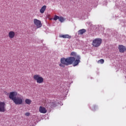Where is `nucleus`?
<instances>
[{
    "label": "nucleus",
    "mask_w": 126,
    "mask_h": 126,
    "mask_svg": "<svg viewBox=\"0 0 126 126\" xmlns=\"http://www.w3.org/2000/svg\"><path fill=\"white\" fill-rule=\"evenodd\" d=\"M75 61V58L72 57H67V58H62L60 60L61 63L59 64V66L63 68L65 67V65L68 66L71 64H72L73 66H76V65H74Z\"/></svg>",
    "instance_id": "1"
},
{
    "label": "nucleus",
    "mask_w": 126,
    "mask_h": 126,
    "mask_svg": "<svg viewBox=\"0 0 126 126\" xmlns=\"http://www.w3.org/2000/svg\"><path fill=\"white\" fill-rule=\"evenodd\" d=\"M17 92H11L10 93L9 98L14 102L15 105H22L23 103L22 99L19 97H17Z\"/></svg>",
    "instance_id": "2"
},
{
    "label": "nucleus",
    "mask_w": 126,
    "mask_h": 126,
    "mask_svg": "<svg viewBox=\"0 0 126 126\" xmlns=\"http://www.w3.org/2000/svg\"><path fill=\"white\" fill-rule=\"evenodd\" d=\"M70 56H72V58H75V62L74 63V65H78L79 63H80V60L81 59V57L80 56L77 55L76 52H72L70 54Z\"/></svg>",
    "instance_id": "3"
},
{
    "label": "nucleus",
    "mask_w": 126,
    "mask_h": 126,
    "mask_svg": "<svg viewBox=\"0 0 126 126\" xmlns=\"http://www.w3.org/2000/svg\"><path fill=\"white\" fill-rule=\"evenodd\" d=\"M102 44V39L101 38H95L93 41L92 45L95 48L99 47V46Z\"/></svg>",
    "instance_id": "4"
},
{
    "label": "nucleus",
    "mask_w": 126,
    "mask_h": 126,
    "mask_svg": "<svg viewBox=\"0 0 126 126\" xmlns=\"http://www.w3.org/2000/svg\"><path fill=\"white\" fill-rule=\"evenodd\" d=\"M33 79L36 80L37 83L41 84L44 82V78L38 74L34 75Z\"/></svg>",
    "instance_id": "5"
},
{
    "label": "nucleus",
    "mask_w": 126,
    "mask_h": 126,
    "mask_svg": "<svg viewBox=\"0 0 126 126\" xmlns=\"http://www.w3.org/2000/svg\"><path fill=\"white\" fill-rule=\"evenodd\" d=\"M33 23L35 26H36L37 28H41L42 27V23H41V21L34 19L33 20Z\"/></svg>",
    "instance_id": "6"
},
{
    "label": "nucleus",
    "mask_w": 126,
    "mask_h": 126,
    "mask_svg": "<svg viewBox=\"0 0 126 126\" xmlns=\"http://www.w3.org/2000/svg\"><path fill=\"white\" fill-rule=\"evenodd\" d=\"M0 112L1 113L5 112V103L4 102L0 101Z\"/></svg>",
    "instance_id": "7"
},
{
    "label": "nucleus",
    "mask_w": 126,
    "mask_h": 126,
    "mask_svg": "<svg viewBox=\"0 0 126 126\" xmlns=\"http://www.w3.org/2000/svg\"><path fill=\"white\" fill-rule=\"evenodd\" d=\"M118 49L119 50L120 53H125V52L126 51V46L123 45H119Z\"/></svg>",
    "instance_id": "8"
},
{
    "label": "nucleus",
    "mask_w": 126,
    "mask_h": 126,
    "mask_svg": "<svg viewBox=\"0 0 126 126\" xmlns=\"http://www.w3.org/2000/svg\"><path fill=\"white\" fill-rule=\"evenodd\" d=\"M60 38H63L64 39H70L71 36L68 34H61L59 35Z\"/></svg>",
    "instance_id": "9"
},
{
    "label": "nucleus",
    "mask_w": 126,
    "mask_h": 126,
    "mask_svg": "<svg viewBox=\"0 0 126 126\" xmlns=\"http://www.w3.org/2000/svg\"><path fill=\"white\" fill-rule=\"evenodd\" d=\"M39 111L40 113H41L42 114H46L47 113V110H46V108L42 106H40Z\"/></svg>",
    "instance_id": "10"
},
{
    "label": "nucleus",
    "mask_w": 126,
    "mask_h": 126,
    "mask_svg": "<svg viewBox=\"0 0 126 126\" xmlns=\"http://www.w3.org/2000/svg\"><path fill=\"white\" fill-rule=\"evenodd\" d=\"M8 36L10 39H13L15 36V32L13 31H10L8 33Z\"/></svg>",
    "instance_id": "11"
},
{
    "label": "nucleus",
    "mask_w": 126,
    "mask_h": 126,
    "mask_svg": "<svg viewBox=\"0 0 126 126\" xmlns=\"http://www.w3.org/2000/svg\"><path fill=\"white\" fill-rule=\"evenodd\" d=\"M85 32H86V30L83 29L78 31V35H83Z\"/></svg>",
    "instance_id": "12"
},
{
    "label": "nucleus",
    "mask_w": 126,
    "mask_h": 126,
    "mask_svg": "<svg viewBox=\"0 0 126 126\" xmlns=\"http://www.w3.org/2000/svg\"><path fill=\"white\" fill-rule=\"evenodd\" d=\"M46 8H47V6L43 5L40 9V13H44L45 12V10H46Z\"/></svg>",
    "instance_id": "13"
},
{
    "label": "nucleus",
    "mask_w": 126,
    "mask_h": 126,
    "mask_svg": "<svg viewBox=\"0 0 126 126\" xmlns=\"http://www.w3.org/2000/svg\"><path fill=\"white\" fill-rule=\"evenodd\" d=\"M31 102H32V101L30 99L27 98L25 100V102L26 104H28V105H30V104H31Z\"/></svg>",
    "instance_id": "14"
},
{
    "label": "nucleus",
    "mask_w": 126,
    "mask_h": 126,
    "mask_svg": "<svg viewBox=\"0 0 126 126\" xmlns=\"http://www.w3.org/2000/svg\"><path fill=\"white\" fill-rule=\"evenodd\" d=\"M64 20H65V19L63 18V17H59V21H60L61 23H63V22L64 21Z\"/></svg>",
    "instance_id": "15"
},
{
    "label": "nucleus",
    "mask_w": 126,
    "mask_h": 126,
    "mask_svg": "<svg viewBox=\"0 0 126 126\" xmlns=\"http://www.w3.org/2000/svg\"><path fill=\"white\" fill-rule=\"evenodd\" d=\"M49 106L51 108H53V107H56V103L55 102H50Z\"/></svg>",
    "instance_id": "16"
},
{
    "label": "nucleus",
    "mask_w": 126,
    "mask_h": 126,
    "mask_svg": "<svg viewBox=\"0 0 126 126\" xmlns=\"http://www.w3.org/2000/svg\"><path fill=\"white\" fill-rule=\"evenodd\" d=\"M104 61L103 59H100L98 61L97 63H101V64H103V63H104Z\"/></svg>",
    "instance_id": "17"
},
{
    "label": "nucleus",
    "mask_w": 126,
    "mask_h": 126,
    "mask_svg": "<svg viewBox=\"0 0 126 126\" xmlns=\"http://www.w3.org/2000/svg\"><path fill=\"white\" fill-rule=\"evenodd\" d=\"M60 17L58 16H57V15H55L54 16V20H55V21H57V20H58V19H59Z\"/></svg>",
    "instance_id": "18"
},
{
    "label": "nucleus",
    "mask_w": 126,
    "mask_h": 126,
    "mask_svg": "<svg viewBox=\"0 0 126 126\" xmlns=\"http://www.w3.org/2000/svg\"><path fill=\"white\" fill-rule=\"evenodd\" d=\"M95 107H96L95 105L94 106V107L92 108V111H95V110H96V109L95 108Z\"/></svg>",
    "instance_id": "19"
},
{
    "label": "nucleus",
    "mask_w": 126,
    "mask_h": 126,
    "mask_svg": "<svg viewBox=\"0 0 126 126\" xmlns=\"http://www.w3.org/2000/svg\"><path fill=\"white\" fill-rule=\"evenodd\" d=\"M25 116H27V117H28V116H30V113L27 112V113H25Z\"/></svg>",
    "instance_id": "20"
}]
</instances>
